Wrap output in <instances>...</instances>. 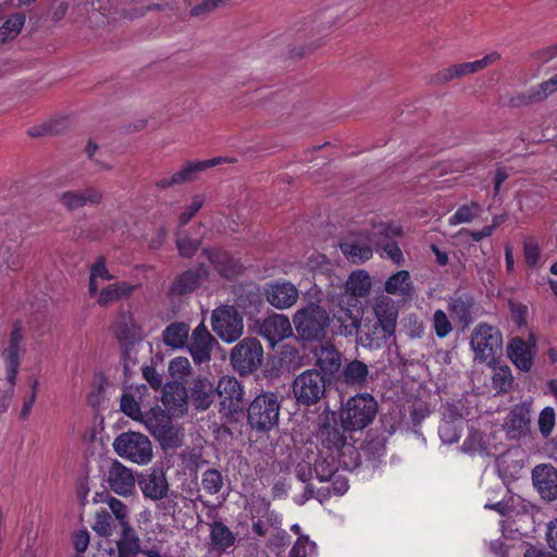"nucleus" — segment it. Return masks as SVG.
Here are the masks:
<instances>
[{"instance_id": "obj_47", "label": "nucleus", "mask_w": 557, "mask_h": 557, "mask_svg": "<svg viewBox=\"0 0 557 557\" xmlns=\"http://www.w3.org/2000/svg\"><path fill=\"white\" fill-rule=\"evenodd\" d=\"M137 323L131 313H124L115 322L113 331L121 339H129L137 334Z\"/></svg>"}, {"instance_id": "obj_32", "label": "nucleus", "mask_w": 557, "mask_h": 557, "mask_svg": "<svg viewBox=\"0 0 557 557\" xmlns=\"http://www.w3.org/2000/svg\"><path fill=\"white\" fill-rule=\"evenodd\" d=\"M190 398L199 409H207L214 398V385L207 377H198L191 382L189 388Z\"/></svg>"}, {"instance_id": "obj_60", "label": "nucleus", "mask_w": 557, "mask_h": 557, "mask_svg": "<svg viewBox=\"0 0 557 557\" xmlns=\"http://www.w3.org/2000/svg\"><path fill=\"white\" fill-rule=\"evenodd\" d=\"M198 239H190L187 236L178 237L176 246L182 257L190 258L197 251L199 247Z\"/></svg>"}, {"instance_id": "obj_29", "label": "nucleus", "mask_w": 557, "mask_h": 557, "mask_svg": "<svg viewBox=\"0 0 557 557\" xmlns=\"http://www.w3.org/2000/svg\"><path fill=\"white\" fill-rule=\"evenodd\" d=\"M205 253L214 269L225 277H232L238 274L242 269L238 261L227 251L216 249L212 251L206 250Z\"/></svg>"}, {"instance_id": "obj_24", "label": "nucleus", "mask_w": 557, "mask_h": 557, "mask_svg": "<svg viewBox=\"0 0 557 557\" xmlns=\"http://www.w3.org/2000/svg\"><path fill=\"white\" fill-rule=\"evenodd\" d=\"M530 425L529 408L524 404L516 405L508 413L504 426L509 437L518 438L527 434Z\"/></svg>"}, {"instance_id": "obj_7", "label": "nucleus", "mask_w": 557, "mask_h": 557, "mask_svg": "<svg viewBox=\"0 0 557 557\" xmlns=\"http://www.w3.org/2000/svg\"><path fill=\"white\" fill-rule=\"evenodd\" d=\"M213 332L225 343H234L244 332L243 317L235 307L224 305L212 311Z\"/></svg>"}, {"instance_id": "obj_17", "label": "nucleus", "mask_w": 557, "mask_h": 557, "mask_svg": "<svg viewBox=\"0 0 557 557\" xmlns=\"http://www.w3.org/2000/svg\"><path fill=\"white\" fill-rule=\"evenodd\" d=\"M372 230L368 234H360L350 237L339 244V247L345 257L352 263H362L372 258L373 243H371Z\"/></svg>"}, {"instance_id": "obj_18", "label": "nucleus", "mask_w": 557, "mask_h": 557, "mask_svg": "<svg viewBox=\"0 0 557 557\" xmlns=\"http://www.w3.org/2000/svg\"><path fill=\"white\" fill-rule=\"evenodd\" d=\"M299 297L297 287L290 282H274L267 286L265 298L276 309H287L294 306Z\"/></svg>"}, {"instance_id": "obj_16", "label": "nucleus", "mask_w": 557, "mask_h": 557, "mask_svg": "<svg viewBox=\"0 0 557 557\" xmlns=\"http://www.w3.org/2000/svg\"><path fill=\"white\" fill-rule=\"evenodd\" d=\"M259 334L264 337L271 346L288 338L293 334L289 319L285 314L274 313L265 318L259 325Z\"/></svg>"}, {"instance_id": "obj_21", "label": "nucleus", "mask_w": 557, "mask_h": 557, "mask_svg": "<svg viewBox=\"0 0 557 557\" xmlns=\"http://www.w3.org/2000/svg\"><path fill=\"white\" fill-rule=\"evenodd\" d=\"M108 482L111 490L121 496L132 495L135 491L136 480L133 472L119 461L112 463Z\"/></svg>"}, {"instance_id": "obj_64", "label": "nucleus", "mask_w": 557, "mask_h": 557, "mask_svg": "<svg viewBox=\"0 0 557 557\" xmlns=\"http://www.w3.org/2000/svg\"><path fill=\"white\" fill-rule=\"evenodd\" d=\"M96 557H123L117 547L113 546L109 540L99 544Z\"/></svg>"}, {"instance_id": "obj_5", "label": "nucleus", "mask_w": 557, "mask_h": 557, "mask_svg": "<svg viewBox=\"0 0 557 557\" xmlns=\"http://www.w3.org/2000/svg\"><path fill=\"white\" fill-rule=\"evenodd\" d=\"M280 403L274 393L258 395L249 405L248 422L251 428L268 431L277 424Z\"/></svg>"}, {"instance_id": "obj_15", "label": "nucleus", "mask_w": 557, "mask_h": 557, "mask_svg": "<svg viewBox=\"0 0 557 557\" xmlns=\"http://www.w3.org/2000/svg\"><path fill=\"white\" fill-rule=\"evenodd\" d=\"M23 333L18 325H15L10 334L9 345L3 350L2 357L5 363L7 380L11 386L16 384L18 369L21 364V344Z\"/></svg>"}, {"instance_id": "obj_12", "label": "nucleus", "mask_w": 557, "mask_h": 557, "mask_svg": "<svg viewBox=\"0 0 557 557\" xmlns=\"http://www.w3.org/2000/svg\"><path fill=\"white\" fill-rule=\"evenodd\" d=\"M399 234L400 228L398 226H393L380 221L372 224V238L370 239L375 248H381L385 255L397 264L403 261V252L398 245L391 242L389 238L398 236Z\"/></svg>"}, {"instance_id": "obj_58", "label": "nucleus", "mask_w": 557, "mask_h": 557, "mask_svg": "<svg viewBox=\"0 0 557 557\" xmlns=\"http://www.w3.org/2000/svg\"><path fill=\"white\" fill-rule=\"evenodd\" d=\"M121 411L133 420L139 421L143 418L139 404L131 394H123L120 404Z\"/></svg>"}, {"instance_id": "obj_42", "label": "nucleus", "mask_w": 557, "mask_h": 557, "mask_svg": "<svg viewBox=\"0 0 557 557\" xmlns=\"http://www.w3.org/2000/svg\"><path fill=\"white\" fill-rule=\"evenodd\" d=\"M479 72L476 69V63L466 62L460 64H455L450 67L444 69L436 74L437 82H449L454 78L461 77L468 74H472Z\"/></svg>"}, {"instance_id": "obj_37", "label": "nucleus", "mask_w": 557, "mask_h": 557, "mask_svg": "<svg viewBox=\"0 0 557 557\" xmlns=\"http://www.w3.org/2000/svg\"><path fill=\"white\" fill-rule=\"evenodd\" d=\"M135 288L136 285H132L126 282L109 284L99 292L97 290V302L101 306H106L108 304L129 296L135 290Z\"/></svg>"}, {"instance_id": "obj_6", "label": "nucleus", "mask_w": 557, "mask_h": 557, "mask_svg": "<svg viewBox=\"0 0 557 557\" xmlns=\"http://www.w3.org/2000/svg\"><path fill=\"white\" fill-rule=\"evenodd\" d=\"M470 345L475 359L492 363L497 351L502 349L503 336L497 327L480 323L472 331Z\"/></svg>"}, {"instance_id": "obj_1", "label": "nucleus", "mask_w": 557, "mask_h": 557, "mask_svg": "<svg viewBox=\"0 0 557 557\" xmlns=\"http://www.w3.org/2000/svg\"><path fill=\"white\" fill-rule=\"evenodd\" d=\"M317 441L319 455L314 461V472L319 481L331 479L339 466L352 470L360 465L359 451L347 443L344 433L335 421L331 422L329 416L320 418Z\"/></svg>"}, {"instance_id": "obj_46", "label": "nucleus", "mask_w": 557, "mask_h": 557, "mask_svg": "<svg viewBox=\"0 0 557 557\" xmlns=\"http://www.w3.org/2000/svg\"><path fill=\"white\" fill-rule=\"evenodd\" d=\"M513 377L508 366H498L493 369L492 383L498 393H506L512 386Z\"/></svg>"}, {"instance_id": "obj_54", "label": "nucleus", "mask_w": 557, "mask_h": 557, "mask_svg": "<svg viewBox=\"0 0 557 557\" xmlns=\"http://www.w3.org/2000/svg\"><path fill=\"white\" fill-rule=\"evenodd\" d=\"M315 552V543L309 540L307 535H300L292 549L288 557H308Z\"/></svg>"}, {"instance_id": "obj_14", "label": "nucleus", "mask_w": 557, "mask_h": 557, "mask_svg": "<svg viewBox=\"0 0 557 557\" xmlns=\"http://www.w3.org/2000/svg\"><path fill=\"white\" fill-rule=\"evenodd\" d=\"M218 344L207 326L201 322L191 333L190 341L186 345L193 360L197 364L210 361L213 346Z\"/></svg>"}, {"instance_id": "obj_44", "label": "nucleus", "mask_w": 557, "mask_h": 557, "mask_svg": "<svg viewBox=\"0 0 557 557\" xmlns=\"http://www.w3.org/2000/svg\"><path fill=\"white\" fill-rule=\"evenodd\" d=\"M113 278V275L110 274L109 270L106 267L104 259L99 258L90 269V277H89V294L91 296H96V293L99 288L98 281H110Z\"/></svg>"}, {"instance_id": "obj_36", "label": "nucleus", "mask_w": 557, "mask_h": 557, "mask_svg": "<svg viewBox=\"0 0 557 557\" xmlns=\"http://www.w3.org/2000/svg\"><path fill=\"white\" fill-rule=\"evenodd\" d=\"M317 364L325 373L334 374L342 364L339 351L331 344L321 345L315 350Z\"/></svg>"}, {"instance_id": "obj_26", "label": "nucleus", "mask_w": 557, "mask_h": 557, "mask_svg": "<svg viewBox=\"0 0 557 557\" xmlns=\"http://www.w3.org/2000/svg\"><path fill=\"white\" fill-rule=\"evenodd\" d=\"M140 490L145 497L152 500H159L166 496L169 485L164 474L160 471H153L138 481Z\"/></svg>"}, {"instance_id": "obj_55", "label": "nucleus", "mask_w": 557, "mask_h": 557, "mask_svg": "<svg viewBox=\"0 0 557 557\" xmlns=\"http://www.w3.org/2000/svg\"><path fill=\"white\" fill-rule=\"evenodd\" d=\"M556 423L555 410L552 407H545L539 416L537 424L541 434L547 437L552 434Z\"/></svg>"}, {"instance_id": "obj_10", "label": "nucleus", "mask_w": 557, "mask_h": 557, "mask_svg": "<svg viewBox=\"0 0 557 557\" xmlns=\"http://www.w3.org/2000/svg\"><path fill=\"white\" fill-rule=\"evenodd\" d=\"M148 431L158 438L163 446L175 447L178 445V432L174 431L171 425V419L165 411L160 408H151L139 419Z\"/></svg>"}, {"instance_id": "obj_40", "label": "nucleus", "mask_w": 557, "mask_h": 557, "mask_svg": "<svg viewBox=\"0 0 557 557\" xmlns=\"http://www.w3.org/2000/svg\"><path fill=\"white\" fill-rule=\"evenodd\" d=\"M122 534L116 542V547L123 557H133L139 552L141 553L139 545V537L136 532L131 528L129 523L122 525Z\"/></svg>"}, {"instance_id": "obj_43", "label": "nucleus", "mask_w": 557, "mask_h": 557, "mask_svg": "<svg viewBox=\"0 0 557 557\" xmlns=\"http://www.w3.org/2000/svg\"><path fill=\"white\" fill-rule=\"evenodd\" d=\"M25 24V16L21 13H15L8 17V20L0 27V41L5 42L15 38Z\"/></svg>"}, {"instance_id": "obj_20", "label": "nucleus", "mask_w": 557, "mask_h": 557, "mask_svg": "<svg viewBox=\"0 0 557 557\" xmlns=\"http://www.w3.org/2000/svg\"><path fill=\"white\" fill-rule=\"evenodd\" d=\"M221 162L220 159H209L203 161H193L186 163L181 171L174 173L170 177L160 180L157 186L160 188H168L173 185L190 182L196 178V175L209 168H212Z\"/></svg>"}, {"instance_id": "obj_23", "label": "nucleus", "mask_w": 557, "mask_h": 557, "mask_svg": "<svg viewBox=\"0 0 557 557\" xmlns=\"http://www.w3.org/2000/svg\"><path fill=\"white\" fill-rule=\"evenodd\" d=\"M215 393L221 397V405L236 410L243 399V388L234 376H223L219 380Z\"/></svg>"}, {"instance_id": "obj_27", "label": "nucleus", "mask_w": 557, "mask_h": 557, "mask_svg": "<svg viewBox=\"0 0 557 557\" xmlns=\"http://www.w3.org/2000/svg\"><path fill=\"white\" fill-rule=\"evenodd\" d=\"M187 392L182 383L172 382L164 385L162 403L172 413H182L186 409Z\"/></svg>"}, {"instance_id": "obj_19", "label": "nucleus", "mask_w": 557, "mask_h": 557, "mask_svg": "<svg viewBox=\"0 0 557 557\" xmlns=\"http://www.w3.org/2000/svg\"><path fill=\"white\" fill-rule=\"evenodd\" d=\"M535 488L544 499L557 498V470L550 465L536 466L532 471Z\"/></svg>"}, {"instance_id": "obj_52", "label": "nucleus", "mask_w": 557, "mask_h": 557, "mask_svg": "<svg viewBox=\"0 0 557 557\" xmlns=\"http://www.w3.org/2000/svg\"><path fill=\"white\" fill-rule=\"evenodd\" d=\"M202 487L209 494H216L223 486V478L220 471L215 469H209L202 474Z\"/></svg>"}, {"instance_id": "obj_53", "label": "nucleus", "mask_w": 557, "mask_h": 557, "mask_svg": "<svg viewBox=\"0 0 557 557\" xmlns=\"http://www.w3.org/2000/svg\"><path fill=\"white\" fill-rule=\"evenodd\" d=\"M433 327L437 337L444 338L453 331V324L447 313L441 309L433 313Z\"/></svg>"}, {"instance_id": "obj_59", "label": "nucleus", "mask_w": 557, "mask_h": 557, "mask_svg": "<svg viewBox=\"0 0 557 557\" xmlns=\"http://www.w3.org/2000/svg\"><path fill=\"white\" fill-rule=\"evenodd\" d=\"M523 252L528 265L537 267L540 264L541 251L534 240L530 239L524 243Z\"/></svg>"}, {"instance_id": "obj_62", "label": "nucleus", "mask_w": 557, "mask_h": 557, "mask_svg": "<svg viewBox=\"0 0 557 557\" xmlns=\"http://www.w3.org/2000/svg\"><path fill=\"white\" fill-rule=\"evenodd\" d=\"M107 503H108L109 508L115 516L116 520L120 521L121 527L124 525L125 523H128L127 509H126V506L121 500H119L114 497H109Z\"/></svg>"}, {"instance_id": "obj_49", "label": "nucleus", "mask_w": 557, "mask_h": 557, "mask_svg": "<svg viewBox=\"0 0 557 557\" xmlns=\"http://www.w3.org/2000/svg\"><path fill=\"white\" fill-rule=\"evenodd\" d=\"M472 304L469 299L454 298L448 302L449 313L461 323L468 324L470 321Z\"/></svg>"}, {"instance_id": "obj_30", "label": "nucleus", "mask_w": 557, "mask_h": 557, "mask_svg": "<svg viewBox=\"0 0 557 557\" xmlns=\"http://www.w3.org/2000/svg\"><path fill=\"white\" fill-rule=\"evenodd\" d=\"M205 253L214 269L225 277H232L238 274L242 269L238 261L227 251L216 249L212 251L206 250Z\"/></svg>"}, {"instance_id": "obj_28", "label": "nucleus", "mask_w": 557, "mask_h": 557, "mask_svg": "<svg viewBox=\"0 0 557 557\" xmlns=\"http://www.w3.org/2000/svg\"><path fill=\"white\" fill-rule=\"evenodd\" d=\"M373 311L377 324L384 326L386 332H395L397 321V309L392 299L386 296L377 297L373 305Z\"/></svg>"}, {"instance_id": "obj_2", "label": "nucleus", "mask_w": 557, "mask_h": 557, "mask_svg": "<svg viewBox=\"0 0 557 557\" xmlns=\"http://www.w3.org/2000/svg\"><path fill=\"white\" fill-rule=\"evenodd\" d=\"M377 413V403L368 393L349 397L338 411L339 421L346 431H361L369 426Z\"/></svg>"}, {"instance_id": "obj_50", "label": "nucleus", "mask_w": 557, "mask_h": 557, "mask_svg": "<svg viewBox=\"0 0 557 557\" xmlns=\"http://www.w3.org/2000/svg\"><path fill=\"white\" fill-rule=\"evenodd\" d=\"M461 424L453 420H443L438 426V435L442 442L445 444L458 442L461 434Z\"/></svg>"}, {"instance_id": "obj_33", "label": "nucleus", "mask_w": 557, "mask_h": 557, "mask_svg": "<svg viewBox=\"0 0 557 557\" xmlns=\"http://www.w3.org/2000/svg\"><path fill=\"white\" fill-rule=\"evenodd\" d=\"M190 327L185 322H173L162 332V341L165 346L172 349H182L186 347Z\"/></svg>"}, {"instance_id": "obj_22", "label": "nucleus", "mask_w": 557, "mask_h": 557, "mask_svg": "<svg viewBox=\"0 0 557 557\" xmlns=\"http://www.w3.org/2000/svg\"><path fill=\"white\" fill-rule=\"evenodd\" d=\"M101 200V190L94 186H89L83 190H67L60 196L61 205L70 210H75L85 206L99 205Z\"/></svg>"}, {"instance_id": "obj_3", "label": "nucleus", "mask_w": 557, "mask_h": 557, "mask_svg": "<svg viewBox=\"0 0 557 557\" xmlns=\"http://www.w3.org/2000/svg\"><path fill=\"white\" fill-rule=\"evenodd\" d=\"M114 451L122 458L139 466L148 465L153 457L150 440L138 432H124L113 442Z\"/></svg>"}, {"instance_id": "obj_8", "label": "nucleus", "mask_w": 557, "mask_h": 557, "mask_svg": "<svg viewBox=\"0 0 557 557\" xmlns=\"http://www.w3.org/2000/svg\"><path fill=\"white\" fill-rule=\"evenodd\" d=\"M295 399L304 406L317 404L325 394V380L318 370H306L292 384Z\"/></svg>"}, {"instance_id": "obj_9", "label": "nucleus", "mask_w": 557, "mask_h": 557, "mask_svg": "<svg viewBox=\"0 0 557 557\" xmlns=\"http://www.w3.org/2000/svg\"><path fill=\"white\" fill-rule=\"evenodd\" d=\"M263 348L256 338L246 337L240 341L231 352L233 368L240 374L255 371L262 361Z\"/></svg>"}, {"instance_id": "obj_61", "label": "nucleus", "mask_w": 557, "mask_h": 557, "mask_svg": "<svg viewBox=\"0 0 557 557\" xmlns=\"http://www.w3.org/2000/svg\"><path fill=\"white\" fill-rule=\"evenodd\" d=\"M557 90V74L549 79L540 84L532 94V98L535 100L544 99Z\"/></svg>"}, {"instance_id": "obj_41", "label": "nucleus", "mask_w": 557, "mask_h": 557, "mask_svg": "<svg viewBox=\"0 0 557 557\" xmlns=\"http://www.w3.org/2000/svg\"><path fill=\"white\" fill-rule=\"evenodd\" d=\"M250 519L264 518L268 521H277V513L270 509V502L263 497L253 496L247 502L245 508Z\"/></svg>"}, {"instance_id": "obj_31", "label": "nucleus", "mask_w": 557, "mask_h": 557, "mask_svg": "<svg viewBox=\"0 0 557 557\" xmlns=\"http://www.w3.org/2000/svg\"><path fill=\"white\" fill-rule=\"evenodd\" d=\"M369 375L366 363L352 360L343 368L339 380L347 386L361 388L367 384Z\"/></svg>"}, {"instance_id": "obj_45", "label": "nucleus", "mask_w": 557, "mask_h": 557, "mask_svg": "<svg viewBox=\"0 0 557 557\" xmlns=\"http://www.w3.org/2000/svg\"><path fill=\"white\" fill-rule=\"evenodd\" d=\"M497 472L505 484L517 478L521 466L518 461L510 459L508 455L500 456L496 461Z\"/></svg>"}, {"instance_id": "obj_39", "label": "nucleus", "mask_w": 557, "mask_h": 557, "mask_svg": "<svg viewBox=\"0 0 557 557\" xmlns=\"http://www.w3.org/2000/svg\"><path fill=\"white\" fill-rule=\"evenodd\" d=\"M393 334V332H386L384 326L377 323H375L371 330L368 324H364L359 336V342L363 347L370 349L380 348Z\"/></svg>"}, {"instance_id": "obj_57", "label": "nucleus", "mask_w": 557, "mask_h": 557, "mask_svg": "<svg viewBox=\"0 0 557 557\" xmlns=\"http://www.w3.org/2000/svg\"><path fill=\"white\" fill-rule=\"evenodd\" d=\"M113 529V520L109 512L100 511L97 512L95 523L92 525V530L104 537H108L112 534Z\"/></svg>"}, {"instance_id": "obj_48", "label": "nucleus", "mask_w": 557, "mask_h": 557, "mask_svg": "<svg viewBox=\"0 0 557 557\" xmlns=\"http://www.w3.org/2000/svg\"><path fill=\"white\" fill-rule=\"evenodd\" d=\"M480 206L476 202L470 205H463L457 209V211L449 216V225H458L463 223L472 222L480 213Z\"/></svg>"}, {"instance_id": "obj_25", "label": "nucleus", "mask_w": 557, "mask_h": 557, "mask_svg": "<svg viewBox=\"0 0 557 557\" xmlns=\"http://www.w3.org/2000/svg\"><path fill=\"white\" fill-rule=\"evenodd\" d=\"M208 276V271L205 267H199L196 271L188 270L177 276L171 286V294L186 295L194 292Z\"/></svg>"}, {"instance_id": "obj_11", "label": "nucleus", "mask_w": 557, "mask_h": 557, "mask_svg": "<svg viewBox=\"0 0 557 557\" xmlns=\"http://www.w3.org/2000/svg\"><path fill=\"white\" fill-rule=\"evenodd\" d=\"M337 307L338 309L334 313V327H337L335 332L345 336L357 334L362 318V307L359 300L342 296Z\"/></svg>"}, {"instance_id": "obj_35", "label": "nucleus", "mask_w": 557, "mask_h": 557, "mask_svg": "<svg viewBox=\"0 0 557 557\" xmlns=\"http://www.w3.org/2000/svg\"><path fill=\"white\" fill-rule=\"evenodd\" d=\"M372 287L369 273L364 270H356L350 273L345 284V292L351 299L366 297Z\"/></svg>"}, {"instance_id": "obj_63", "label": "nucleus", "mask_w": 557, "mask_h": 557, "mask_svg": "<svg viewBox=\"0 0 557 557\" xmlns=\"http://www.w3.org/2000/svg\"><path fill=\"white\" fill-rule=\"evenodd\" d=\"M338 470L334 473V475L329 479V481H332L331 487H329V491H332L335 495H343L348 490V481L346 478L337 473ZM322 482H327V480H323Z\"/></svg>"}, {"instance_id": "obj_51", "label": "nucleus", "mask_w": 557, "mask_h": 557, "mask_svg": "<svg viewBox=\"0 0 557 557\" xmlns=\"http://www.w3.org/2000/svg\"><path fill=\"white\" fill-rule=\"evenodd\" d=\"M191 364L186 357H176L169 363V373L175 380H184L191 374Z\"/></svg>"}, {"instance_id": "obj_38", "label": "nucleus", "mask_w": 557, "mask_h": 557, "mask_svg": "<svg viewBox=\"0 0 557 557\" xmlns=\"http://www.w3.org/2000/svg\"><path fill=\"white\" fill-rule=\"evenodd\" d=\"M235 535L222 521H214L210 525V541L214 549L225 552L235 544Z\"/></svg>"}, {"instance_id": "obj_4", "label": "nucleus", "mask_w": 557, "mask_h": 557, "mask_svg": "<svg viewBox=\"0 0 557 557\" xmlns=\"http://www.w3.org/2000/svg\"><path fill=\"white\" fill-rule=\"evenodd\" d=\"M293 322L300 337L318 339L324 335L330 318L325 309L317 304H309L295 312Z\"/></svg>"}, {"instance_id": "obj_13", "label": "nucleus", "mask_w": 557, "mask_h": 557, "mask_svg": "<svg viewBox=\"0 0 557 557\" xmlns=\"http://www.w3.org/2000/svg\"><path fill=\"white\" fill-rule=\"evenodd\" d=\"M535 346L533 335H530L528 339L513 337L507 344V356L517 369L529 372L533 366Z\"/></svg>"}, {"instance_id": "obj_34", "label": "nucleus", "mask_w": 557, "mask_h": 557, "mask_svg": "<svg viewBox=\"0 0 557 557\" xmlns=\"http://www.w3.org/2000/svg\"><path fill=\"white\" fill-rule=\"evenodd\" d=\"M384 289L387 294L409 298L413 294V284L410 274L406 270H400L391 275L386 282Z\"/></svg>"}, {"instance_id": "obj_56", "label": "nucleus", "mask_w": 557, "mask_h": 557, "mask_svg": "<svg viewBox=\"0 0 557 557\" xmlns=\"http://www.w3.org/2000/svg\"><path fill=\"white\" fill-rule=\"evenodd\" d=\"M206 201V196L203 194H197L193 196L190 203L186 206L184 211L178 216L180 226H184L187 224L191 218L201 209Z\"/></svg>"}]
</instances>
